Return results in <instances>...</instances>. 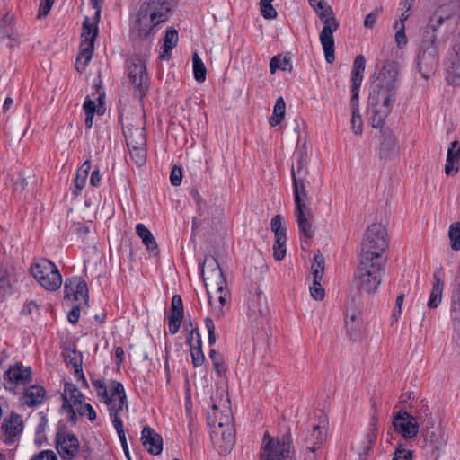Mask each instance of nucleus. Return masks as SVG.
Listing matches in <instances>:
<instances>
[{
	"label": "nucleus",
	"instance_id": "obj_18",
	"mask_svg": "<svg viewBox=\"0 0 460 460\" xmlns=\"http://www.w3.org/2000/svg\"><path fill=\"white\" fill-rule=\"evenodd\" d=\"M123 134L127 146H146L145 126L142 118L128 119L123 123Z\"/></svg>",
	"mask_w": 460,
	"mask_h": 460
},
{
	"label": "nucleus",
	"instance_id": "obj_30",
	"mask_svg": "<svg viewBox=\"0 0 460 460\" xmlns=\"http://www.w3.org/2000/svg\"><path fill=\"white\" fill-rule=\"evenodd\" d=\"M142 444L153 455H158L163 449V439L159 434L150 427H145L141 434Z\"/></svg>",
	"mask_w": 460,
	"mask_h": 460
},
{
	"label": "nucleus",
	"instance_id": "obj_26",
	"mask_svg": "<svg viewBox=\"0 0 460 460\" xmlns=\"http://www.w3.org/2000/svg\"><path fill=\"white\" fill-rule=\"evenodd\" d=\"M269 307L266 296L261 291L252 294L248 299V317L251 321H258L267 316Z\"/></svg>",
	"mask_w": 460,
	"mask_h": 460
},
{
	"label": "nucleus",
	"instance_id": "obj_14",
	"mask_svg": "<svg viewBox=\"0 0 460 460\" xmlns=\"http://www.w3.org/2000/svg\"><path fill=\"white\" fill-rule=\"evenodd\" d=\"M428 428L423 431V451L430 460H438L447 443L444 432L439 429Z\"/></svg>",
	"mask_w": 460,
	"mask_h": 460
},
{
	"label": "nucleus",
	"instance_id": "obj_55",
	"mask_svg": "<svg viewBox=\"0 0 460 460\" xmlns=\"http://www.w3.org/2000/svg\"><path fill=\"white\" fill-rule=\"evenodd\" d=\"M310 293L314 299L315 300H323L325 296L324 289L321 286V281H313L310 286Z\"/></svg>",
	"mask_w": 460,
	"mask_h": 460
},
{
	"label": "nucleus",
	"instance_id": "obj_20",
	"mask_svg": "<svg viewBox=\"0 0 460 460\" xmlns=\"http://www.w3.org/2000/svg\"><path fill=\"white\" fill-rule=\"evenodd\" d=\"M78 438L72 433L58 432L56 437V448L61 458L73 459L79 452Z\"/></svg>",
	"mask_w": 460,
	"mask_h": 460
},
{
	"label": "nucleus",
	"instance_id": "obj_13",
	"mask_svg": "<svg viewBox=\"0 0 460 460\" xmlns=\"http://www.w3.org/2000/svg\"><path fill=\"white\" fill-rule=\"evenodd\" d=\"M456 14V8L449 4L439 6L430 17L427 27L424 30L423 36L432 35L435 39H438V34L442 28L447 31L452 20Z\"/></svg>",
	"mask_w": 460,
	"mask_h": 460
},
{
	"label": "nucleus",
	"instance_id": "obj_4",
	"mask_svg": "<svg viewBox=\"0 0 460 460\" xmlns=\"http://www.w3.org/2000/svg\"><path fill=\"white\" fill-rule=\"evenodd\" d=\"M444 49V41L428 34L422 37L416 58V66L421 77L428 79L437 71L439 56Z\"/></svg>",
	"mask_w": 460,
	"mask_h": 460
},
{
	"label": "nucleus",
	"instance_id": "obj_37",
	"mask_svg": "<svg viewBox=\"0 0 460 460\" xmlns=\"http://www.w3.org/2000/svg\"><path fill=\"white\" fill-rule=\"evenodd\" d=\"M350 108H351V130L355 135H361L363 131V119L359 111V102L358 98L351 97L350 99Z\"/></svg>",
	"mask_w": 460,
	"mask_h": 460
},
{
	"label": "nucleus",
	"instance_id": "obj_60",
	"mask_svg": "<svg viewBox=\"0 0 460 460\" xmlns=\"http://www.w3.org/2000/svg\"><path fill=\"white\" fill-rule=\"evenodd\" d=\"M205 325L208 330V344L210 346L214 345L216 343V334H215V324L213 323V320L211 318H206L205 320Z\"/></svg>",
	"mask_w": 460,
	"mask_h": 460
},
{
	"label": "nucleus",
	"instance_id": "obj_49",
	"mask_svg": "<svg viewBox=\"0 0 460 460\" xmlns=\"http://www.w3.org/2000/svg\"><path fill=\"white\" fill-rule=\"evenodd\" d=\"M209 358L212 361L214 369L217 372V376H224L226 372V367L223 356L220 353L217 352L216 350L212 349L209 352Z\"/></svg>",
	"mask_w": 460,
	"mask_h": 460
},
{
	"label": "nucleus",
	"instance_id": "obj_22",
	"mask_svg": "<svg viewBox=\"0 0 460 460\" xmlns=\"http://www.w3.org/2000/svg\"><path fill=\"white\" fill-rule=\"evenodd\" d=\"M211 440L220 455L228 454L234 444V427L211 429Z\"/></svg>",
	"mask_w": 460,
	"mask_h": 460
},
{
	"label": "nucleus",
	"instance_id": "obj_53",
	"mask_svg": "<svg viewBox=\"0 0 460 460\" xmlns=\"http://www.w3.org/2000/svg\"><path fill=\"white\" fill-rule=\"evenodd\" d=\"M197 343V346H191L190 354L194 367H200L205 360V357L201 349V341L199 339Z\"/></svg>",
	"mask_w": 460,
	"mask_h": 460
},
{
	"label": "nucleus",
	"instance_id": "obj_46",
	"mask_svg": "<svg viewBox=\"0 0 460 460\" xmlns=\"http://www.w3.org/2000/svg\"><path fill=\"white\" fill-rule=\"evenodd\" d=\"M192 63L195 80L199 83H203L206 80L207 69L203 61L197 53L193 54Z\"/></svg>",
	"mask_w": 460,
	"mask_h": 460
},
{
	"label": "nucleus",
	"instance_id": "obj_47",
	"mask_svg": "<svg viewBox=\"0 0 460 460\" xmlns=\"http://www.w3.org/2000/svg\"><path fill=\"white\" fill-rule=\"evenodd\" d=\"M130 157L136 164L141 166L146 159V146H128Z\"/></svg>",
	"mask_w": 460,
	"mask_h": 460
},
{
	"label": "nucleus",
	"instance_id": "obj_28",
	"mask_svg": "<svg viewBox=\"0 0 460 460\" xmlns=\"http://www.w3.org/2000/svg\"><path fill=\"white\" fill-rule=\"evenodd\" d=\"M2 430L4 432V442L5 444H12L13 438L19 436L22 431V420L18 414H12L9 419L4 420L2 424Z\"/></svg>",
	"mask_w": 460,
	"mask_h": 460
},
{
	"label": "nucleus",
	"instance_id": "obj_31",
	"mask_svg": "<svg viewBox=\"0 0 460 460\" xmlns=\"http://www.w3.org/2000/svg\"><path fill=\"white\" fill-rule=\"evenodd\" d=\"M366 68V59L362 55L356 57L353 63V69L351 74V97L358 98L359 89L364 77V71Z\"/></svg>",
	"mask_w": 460,
	"mask_h": 460
},
{
	"label": "nucleus",
	"instance_id": "obj_1",
	"mask_svg": "<svg viewBox=\"0 0 460 460\" xmlns=\"http://www.w3.org/2000/svg\"><path fill=\"white\" fill-rule=\"evenodd\" d=\"M399 66L394 61L386 60L371 82L368 94L370 122L373 128H381L396 102Z\"/></svg>",
	"mask_w": 460,
	"mask_h": 460
},
{
	"label": "nucleus",
	"instance_id": "obj_29",
	"mask_svg": "<svg viewBox=\"0 0 460 460\" xmlns=\"http://www.w3.org/2000/svg\"><path fill=\"white\" fill-rule=\"evenodd\" d=\"M183 318V305L181 296L174 295L172 298L171 314L168 318V327L172 334L178 332Z\"/></svg>",
	"mask_w": 460,
	"mask_h": 460
},
{
	"label": "nucleus",
	"instance_id": "obj_40",
	"mask_svg": "<svg viewBox=\"0 0 460 460\" xmlns=\"http://www.w3.org/2000/svg\"><path fill=\"white\" fill-rule=\"evenodd\" d=\"M90 169L91 164L89 161H85L78 169L75 179V188L73 190V194L75 196H78L85 186Z\"/></svg>",
	"mask_w": 460,
	"mask_h": 460
},
{
	"label": "nucleus",
	"instance_id": "obj_45",
	"mask_svg": "<svg viewBox=\"0 0 460 460\" xmlns=\"http://www.w3.org/2000/svg\"><path fill=\"white\" fill-rule=\"evenodd\" d=\"M93 386L94 390L96 391L97 396L99 400L102 402H110L112 399L111 397V391L108 387L104 382V379H93Z\"/></svg>",
	"mask_w": 460,
	"mask_h": 460
},
{
	"label": "nucleus",
	"instance_id": "obj_23",
	"mask_svg": "<svg viewBox=\"0 0 460 460\" xmlns=\"http://www.w3.org/2000/svg\"><path fill=\"white\" fill-rule=\"evenodd\" d=\"M110 389L111 391V397L110 402H105L109 406L110 417L119 416L123 411H128L127 396L124 386L121 383L117 381H111Z\"/></svg>",
	"mask_w": 460,
	"mask_h": 460
},
{
	"label": "nucleus",
	"instance_id": "obj_51",
	"mask_svg": "<svg viewBox=\"0 0 460 460\" xmlns=\"http://www.w3.org/2000/svg\"><path fill=\"white\" fill-rule=\"evenodd\" d=\"M451 248L455 251L460 250V222L452 224L448 232Z\"/></svg>",
	"mask_w": 460,
	"mask_h": 460
},
{
	"label": "nucleus",
	"instance_id": "obj_41",
	"mask_svg": "<svg viewBox=\"0 0 460 460\" xmlns=\"http://www.w3.org/2000/svg\"><path fill=\"white\" fill-rule=\"evenodd\" d=\"M270 69L271 74H275V72L279 69L284 72H291L292 64L291 58L288 56H281L278 55L271 58L270 62Z\"/></svg>",
	"mask_w": 460,
	"mask_h": 460
},
{
	"label": "nucleus",
	"instance_id": "obj_17",
	"mask_svg": "<svg viewBox=\"0 0 460 460\" xmlns=\"http://www.w3.org/2000/svg\"><path fill=\"white\" fill-rule=\"evenodd\" d=\"M393 426L396 433L406 439H411L419 433V423L414 420L412 414L401 410L393 418Z\"/></svg>",
	"mask_w": 460,
	"mask_h": 460
},
{
	"label": "nucleus",
	"instance_id": "obj_35",
	"mask_svg": "<svg viewBox=\"0 0 460 460\" xmlns=\"http://www.w3.org/2000/svg\"><path fill=\"white\" fill-rule=\"evenodd\" d=\"M45 397V390L40 385H31L26 388L23 393V402L24 404L34 407L40 404Z\"/></svg>",
	"mask_w": 460,
	"mask_h": 460
},
{
	"label": "nucleus",
	"instance_id": "obj_62",
	"mask_svg": "<svg viewBox=\"0 0 460 460\" xmlns=\"http://www.w3.org/2000/svg\"><path fill=\"white\" fill-rule=\"evenodd\" d=\"M379 15V11L376 10L368 13L364 21V26L367 29H372L376 22Z\"/></svg>",
	"mask_w": 460,
	"mask_h": 460
},
{
	"label": "nucleus",
	"instance_id": "obj_32",
	"mask_svg": "<svg viewBox=\"0 0 460 460\" xmlns=\"http://www.w3.org/2000/svg\"><path fill=\"white\" fill-rule=\"evenodd\" d=\"M460 144L453 141L447 149L445 172L447 175H454L459 170Z\"/></svg>",
	"mask_w": 460,
	"mask_h": 460
},
{
	"label": "nucleus",
	"instance_id": "obj_42",
	"mask_svg": "<svg viewBox=\"0 0 460 460\" xmlns=\"http://www.w3.org/2000/svg\"><path fill=\"white\" fill-rule=\"evenodd\" d=\"M311 271L313 275V281L322 280L324 274V258L320 251L314 255Z\"/></svg>",
	"mask_w": 460,
	"mask_h": 460
},
{
	"label": "nucleus",
	"instance_id": "obj_61",
	"mask_svg": "<svg viewBox=\"0 0 460 460\" xmlns=\"http://www.w3.org/2000/svg\"><path fill=\"white\" fill-rule=\"evenodd\" d=\"M10 290V280L5 271H0V294L5 295Z\"/></svg>",
	"mask_w": 460,
	"mask_h": 460
},
{
	"label": "nucleus",
	"instance_id": "obj_12",
	"mask_svg": "<svg viewBox=\"0 0 460 460\" xmlns=\"http://www.w3.org/2000/svg\"><path fill=\"white\" fill-rule=\"evenodd\" d=\"M260 460H293L292 447L265 433Z\"/></svg>",
	"mask_w": 460,
	"mask_h": 460
},
{
	"label": "nucleus",
	"instance_id": "obj_19",
	"mask_svg": "<svg viewBox=\"0 0 460 460\" xmlns=\"http://www.w3.org/2000/svg\"><path fill=\"white\" fill-rule=\"evenodd\" d=\"M65 298L79 301L83 300L84 305L88 303V287L86 282L81 277L67 278L64 285Z\"/></svg>",
	"mask_w": 460,
	"mask_h": 460
},
{
	"label": "nucleus",
	"instance_id": "obj_59",
	"mask_svg": "<svg viewBox=\"0 0 460 460\" xmlns=\"http://www.w3.org/2000/svg\"><path fill=\"white\" fill-rule=\"evenodd\" d=\"M170 181L172 185L179 186L182 181L181 169L179 166L174 165L171 171Z\"/></svg>",
	"mask_w": 460,
	"mask_h": 460
},
{
	"label": "nucleus",
	"instance_id": "obj_52",
	"mask_svg": "<svg viewBox=\"0 0 460 460\" xmlns=\"http://www.w3.org/2000/svg\"><path fill=\"white\" fill-rule=\"evenodd\" d=\"M75 413L80 416H85L90 421L96 420V412L90 403L82 402L79 405L75 408Z\"/></svg>",
	"mask_w": 460,
	"mask_h": 460
},
{
	"label": "nucleus",
	"instance_id": "obj_39",
	"mask_svg": "<svg viewBox=\"0 0 460 460\" xmlns=\"http://www.w3.org/2000/svg\"><path fill=\"white\" fill-rule=\"evenodd\" d=\"M136 233L142 239L146 249L150 252H154L155 255H156L158 253L157 243L150 230L147 229L145 225L139 223L136 226Z\"/></svg>",
	"mask_w": 460,
	"mask_h": 460
},
{
	"label": "nucleus",
	"instance_id": "obj_9",
	"mask_svg": "<svg viewBox=\"0 0 460 460\" xmlns=\"http://www.w3.org/2000/svg\"><path fill=\"white\" fill-rule=\"evenodd\" d=\"M98 34V27L95 22H91L89 18H85L83 23L82 41L80 52L76 58L75 69L78 72L84 71L88 63L92 59L93 53L94 40Z\"/></svg>",
	"mask_w": 460,
	"mask_h": 460
},
{
	"label": "nucleus",
	"instance_id": "obj_63",
	"mask_svg": "<svg viewBox=\"0 0 460 460\" xmlns=\"http://www.w3.org/2000/svg\"><path fill=\"white\" fill-rule=\"evenodd\" d=\"M54 1L55 0H41L39 8V16H46L49 13Z\"/></svg>",
	"mask_w": 460,
	"mask_h": 460
},
{
	"label": "nucleus",
	"instance_id": "obj_27",
	"mask_svg": "<svg viewBox=\"0 0 460 460\" xmlns=\"http://www.w3.org/2000/svg\"><path fill=\"white\" fill-rule=\"evenodd\" d=\"M378 155L383 160H391L398 155V145L396 137L390 131L381 130Z\"/></svg>",
	"mask_w": 460,
	"mask_h": 460
},
{
	"label": "nucleus",
	"instance_id": "obj_44",
	"mask_svg": "<svg viewBox=\"0 0 460 460\" xmlns=\"http://www.w3.org/2000/svg\"><path fill=\"white\" fill-rule=\"evenodd\" d=\"M286 113V104L284 99L279 97L274 105L273 112L271 117L270 118V124L271 126H277L281 123L284 119Z\"/></svg>",
	"mask_w": 460,
	"mask_h": 460
},
{
	"label": "nucleus",
	"instance_id": "obj_38",
	"mask_svg": "<svg viewBox=\"0 0 460 460\" xmlns=\"http://www.w3.org/2000/svg\"><path fill=\"white\" fill-rule=\"evenodd\" d=\"M164 43L162 46V53L160 54V58L167 60L171 58V51L173 48L176 47L178 43V32L174 29H170L166 31L165 35L163 39Z\"/></svg>",
	"mask_w": 460,
	"mask_h": 460
},
{
	"label": "nucleus",
	"instance_id": "obj_48",
	"mask_svg": "<svg viewBox=\"0 0 460 460\" xmlns=\"http://www.w3.org/2000/svg\"><path fill=\"white\" fill-rule=\"evenodd\" d=\"M12 19L8 15H4L0 20V40L11 39L14 40V31L12 27Z\"/></svg>",
	"mask_w": 460,
	"mask_h": 460
},
{
	"label": "nucleus",
	"instance_id": "obj_16",
	"mask_svg": "<svg viewBox=\"0 0 460 460\" xmlns=\"http://www.w3.org/2000/svg\"><path fill=\"white\" fill-rule=\"evenodd\" d=\"M140 7L146 10L149 18L151 17L160 25L169 19L172 11L175 7V2L174 0H147Z\"/></svg>",
	"mask_w": 460,
	"mask_h": 460
},
{
	"label": "nucleus",
	"instance_id": "obj_24",
	"mask_svg": "<svg viewBox=\"0 0 460 460\" xmlns=\"http://www.w3.org/2000/svg\"><path fill=\"white\" fill-rule=\"evenodd\" d=\"M326 437V427L315 425L314 426L309 437L306 438L305 460H315L316 450L320 448L325 440Z\"/></svg>",
	"mask_w": 460,
	"mask_h": 460
},
{
	"label": "nucleus",
	"instance_id": "obj_64",
	"mask_svg": "<svg viewBox=\"0 0 460 460\" xmlns=\"http://www.w3.org/2000/svg\"><path fill=\"white\" fill-rule=\"evenodd\" d=\"M34 460H58V457L53 451L44 450L36 455Z\"/></svg>",
	"mask_w": 460,
	"mask_h": 460
},
{
	"label": "nucleus",
	"instance_id": "obj_54",
	"mask_svg": "<svg viewBox=\"0 0 460 460\" xmlns=\"http://www.w3.org/2000/svg\"><path fill=\"white\" fill-rule=\"evenodd\" d=\"M270 227L275 237L287 236V230L282 226V217L280 215H276L271 218Z\"/></svg>",
	"mask_w": 460,
	"mask_h": 460
},
{
	"label": "nucleus",
	"instance_id": "obj_34",
	"mask_svg": "<svg viewBox=\"0 0 460 460\" xmlns=\"http://www.w3.org/2000/svg\"><path fill=\"white\" fill-rule=\"evenodd\" d=\"M66 362L75 369V376L83 381L84 385L87 386V381L84 377L82 368V356L75 349H66L64 352Z\"/></svg>",
	"mask_w": 460,
	"mask_h": 460
},
{
	"label": "nucleus",
	"instance_id": "obj_7",
	"mask_svg": "<svg viewBox=\"0 0 460 460\" xmlns=\"http://www.w3.org/2000/svg\"><path fill=\"white\" fill-rule=\"evenodd\" d=\"M315 12L323 23V28L320 32L319 38L323 49L325 59L327 63L332 64L335 59L333 33L339 28V22L335 18L332 7L329 5L323 4V7H319Z\"/></svg>",
	"mask_w": 460,
	"mask_h": 460
},
{
	"label": "nucleus",
	"instance_id": "obj_58",
	"mask_svg": "<svg viewBox=\"0 0 460 460\" xmlns=\"http://www.w3.org/2000/svg\"><path fill=\"white\" fill-rule=\"evenodd\" d=\"M411 451L406 450L402 448V445H399L394 453L393 460H411Z\"/></svg>",
	"mask_w": 460,
	"mask_h": 460
},
{
	"label": "nucleus",
	"instance_id": "obj_21",
	"mask_svg": "<svg viewBox=\"0 0 460 460\" xmlns=\"http://www.w3.org/2000/svg\"><path fill=\"white\" fill-rule=\"evenodd\" d=\"M225 403L222 410H219L217 404H213L208 411V420L211 429L234 427L229 400L226 399Z\"/></svg>",
	"mask_w": 460,
	"mask_h": 460
},
{
	"label": "nucleus",
	"instance_id": "obj_36",
	"mask_svg": "<svg viewBox=\"0 0 460 460\" xmlns=\"http://www.w3.org/2000/svg\"><path fill=\"white\" fill-rule=\"evenodd\" d=\"M434 283L432 287V290L429 296V299L428 302V306L429 308H437L441 303L442 294H443V287L444 282L440 277V273L436 271L433 275Z\"/></svg>",
	"mask_w": 460,
	"mask_h": 460
},
{
	"label": "nucleus",
	"instance_id": "obj_11",
	"mask_svg": "<svg viewBox=\"0 0 460 460\" xmlns=\"http://www.w3.org/2000/svg\"><path fill=\"white\" fill-rule=\"evenodd\" d=\"M127 72L135 91L143 98L149 88L146 61L139 56L131 57L127 61Z\"/></svg>",
	"mask_w": 460,
	"mask_h": 460
},
{
	"label": "nucleus",
	"instance_id": "obj_25",
	"mask_svg": "<svg viewBox=\"0 0 460 460\" xmlns=\"http://www.w3.org/2000/svg\"><path fill=\"white\" fill-rule=\"evenodd\" d=\"M4 380L12 385H26L32 381V370L30 367H25L21 362H17L5 372Z\"/></svg>",
	"mask_w": 460,
	"mask_h": 460
},
{
	"label": "nucleus",
	"instance_id": "obj_33",
	"mask_svg": "<svg viewBox=\"0 0 460 460\" xmlns=\"http://www.w3.org/2000/svg\"><path fill=\"white\" fill-rule=\"evenodd\" d=\"M410 414H412L414 420L419 423V426L422 425L423 429L434 428L435 420L427 402L421 401L420 405L412 410Z\"/></svg>",
	"mask_w": 460,
	"mask_h": 460
},
{
	"label": "nucleus",
	"instance_id": "obj_56",
	"mask_svg": "<svg viewBox=\"0 0 460 460\" xmlns=\"http://www.w3.org/2000/svg\"><path fill=\"white\" fill-rule=\"evenodd\" d=\"M261 13L265 19H274L277 17V11L271 3L260 4Z\"/></svg>",
	"mask_w": 460,
	"mask_h": 460
},
{
	"label": "nucleus",
	"instance_id": "obj_10",
	"mask_svg": "<svg viewBox=\"0 0 460 460\" xmlns=\"http://www.w3.org/2000/svg\"><path fill=\"white\" fill-rule=\"evenodd\" d=\"M158 27L141 7L130 18V35L135 40L151 41L157 33Z\"/></svg>",
	"mask_w": 460,
	"mask_h": 460
},
{
	"label": "nucleus",
	"instance_id": "obj_5",
	"mask_svg": "<svg viewBox=\"0 0 460 460\" xmlns=\"http://www.w3.org/2000/svg\"><path fill=\"white\" fill-rule=\"evenodd\" d=\"M385 260L359 256L357 270L358 288L367 294L375 293L382 281Z\"/></svg>",
	"mask_w": 460,
	"mask_h": 460
},
{
	"label": "nucleus",
	"instance_id": "obj_15",
	"mask_svg": "<svg viewBox=\"0 0 460 460\" xmlns=\"http://www.w3.org/2000/svg\"><path fill=\"white\" fill-rule=\"evenodd\" d=\"M62 411L66 413L70 422L75 423L77 416L75 408L84 402L83 393L73 383L66 382L64 385Z\"/></svg>",
	"mask_w": 460,
	"mask_h": 460
},
{
	"label": "nucleus",
	"instance_id": "obj_6",
	"mask_svg": "<svg viewBox=\"0 0 460 460\" xmlns=\"http://www.w3.org/2000/svg\"><path fill=\"white\" fill-rule=\"evenodd\" d=\"M387 247L388 240L385 227L379 223H374L368 226L365 233L359 256L385 260L384 253Z\"/></svg>",
	"mask_w": 460,
	"mask_h": 460
},
{
	"label": "nucleus",
	"instance_id": "obj_57",
	"mask_svg": "<svg viewBox=\"0 0 460 460\" xmlns=\"http://www.w3.org/2000/svg\"><path fill=\"white\" fill-rule=\"evenodd\" d=\"M395 41H396V45L399 49H403L407 45L408 39L405 34L404 24H402V26L397 28V31L395 34Z\"/></svg>",
	"mask_w": 460,
	"mask_h": 460
},
{
	"label": "nucleus",
	"instance_id": "obj_8",
	"mask_svg": "<svg viewBox=\"0 0 460 460\" xmlns=\"http://www.w3.org/2000/svg\"><path fill=\"white\" fill-rule=\"evenodd\" d=\"M33 278L46 290H58L62 284L61 274L57 266L47 259H40L31 267Z\"/></svg>",
	"mask_w": 460,
	"mask_h": 460
},
{
	"label": "nucleus",
	"instance_id": "obj_2",
	"mask_svg": "<svg viewBox=\"0 0 460 460\" xmlns=\"http://www.w3.org/2000/svg\"><path fill=\"white\" fill-rule=\"evenodd\" d=\"M296 167L292 166L291 176L294 193V216L298 225L299 234L306 239H311L314 234V214L311 208V199L308 196L309 155L307 147L303 145L297 152Z\"/></svg>",
	"mask_w": 460,
	"mask_h": 460
},
{
	"label": "nucleus",
	"instance_id": "obj_3",
	"mask_svg": "<svg viewBox=\"0 0 460 460\" xmlns=\"http://www.w3.org/2000/svg\"><path fill=\"white\" fill-rule=\"evenodd\" d=\"M201 274L213 312L217 317H221L224 315L225 307L228 304V292L226 289L223 271L215 258L208 257L205 259Z\"/></svg>",
	"mask_w": 460,
	"mask_h": 460
},
{
	"label": "nucleus",
	"instance_id": "obj_43",
	"mask_svg": "<svg viewBox=\"0 0 460 460\" xmlns=\"http://www.w3.org/2000/svg\"><path fill=\"white\" fill-rule=\"evenodd\" d=\"M446 79L453 86L460 85V60L455 58L451 65L447 68Z\"/></svg>",
	"mask_w": 460,
	"mask_h": 460
},
{
	"label": "nucleus",
	"instance_id": "obj_50",
	"mask_svg": "<svg viewBox=\"0 0 460 460\" xmlns=\"http://www.w3.org/2000/svg\"><path fill=\"white\" fill-rule=\"evenodd\" d=\"M286 242L287 236L275 237V243L273 245V256L275 260L281 261L286 256Z\"/></svg>",
	"mask_w": 460,
	"mask_h": 460
}]
</instances>
